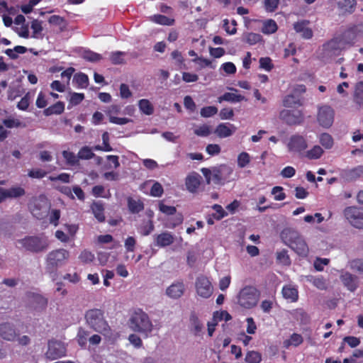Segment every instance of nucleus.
Segmentation results:
<instances>
[{"mask_svg":"<svg viewBox=\"0 0 363 363\" xmlns=\"http://www.w3.org/2000/svg\"><path fill=\"white\" fill-rule=\"evenodd\" d=\"M284 243L288 245L298 256L306 257L309 249L303 236L296 230L291 228H284L280 233Z\"/></svg>","mask_w":363,"mask_h":363,"instance_id":"obj_1","label":"nucleus"},{"mask_svg":"<svg viewBox=\"0 0 363 363\" xmlns=\"http://www.w3.org/2000/svg\"><path fill=\"white\" fill-rule=\"evenodd\" d=\"M84 318L86 324L93 330L105 337H111L113 333L104 316V311L99 308H92L86 311Z\"/></svg>","mask_w":363,"mask_h":363,"instance_id":"obj_2","label":"nucleus"},{"mask_svg":"<svg viewBox=\"0 0 363 363\" xmlns=\"http://www.w3.org/2000/svg\"><path fill=\"white\" fill-rule=\"evenodd\" d=\"M17 242L26 251L35 254L46 251L49 247V240L44 234L26 235L22 239L18 240Z\"/></svg>","mask_w":363,"mask_h":363,"instance_id":"obj_3","label":"nucleus"},{"mask_svg":"<svg viewBox=\"0 0 363 363\" xmlns=\"http://www.w3.org/2000/svg\"><path fill=\"white\" fill-rule=\"evenodd\" d=\"M130 326L133 330L147 337L152 331L153 325L148 315L141 309L136 310L130 318Z\"/></svg>","mask_w":363,"mask_h":363,"instance_id":"obj_4","label":"nucleus"},{"mask_svg":"<svg viewBox=\"0 0 363 363\" xmlns=\"http://www.w3.org/2000/svg\"><path fill=\"white\" fill-rule=\"evenodd\" d=\"M260 298V291L253 286H245L237 295V303L245 309L255 307Z\"/></svg>","mask_w":363,"mask_h":363,"instance_id":"obj_5","label":"nucleus"},{"mask_svg":"<svg viewBox=\"0 0 363 363\" xmlns=\"http://www.w3.org/2000/svg\"><path fill=\"white\" fill-rule=\"evenodd\" d=\"M201 172L205 177L208 184L211 181L216 184H223L233 173V169L226 164H220L213 167L212 171L208 168H202Z\"/></svg>","mask_w":363,"mask_h":363,"instance_id":"obj_6","label":"nucleus"},{"mask_svg":"<svg viewBox=\"0 0 363 363\" xmlns=\"http://www.w3.org/2000/svg\"><path fill=\"white\" fill-rule=\"evenodd\" d=\"M69 257V252L65 249H58L50 252L46 259V271L54 273L58 267L65 264Z\"/></svg>","mask_w":363,"mask_h":363,"instance_id":"obj_7","label":"nucleus"},{"mask_svg":"<svg viewBox=\"0 0 363 363\" xmlns=\"http://www.w3.org/2000/svg\"><path fill=\"white\" fill-rule=\"evenodd\" d=\"M279 116L280 120L289 125H301L304 121L303 112L298 108L283 109Z\"/></svg>","mask_w":363,"mask_h":363,"instance_id":"obj_8","label":"nucleus"},{"mask_svg":"<svg viewBox=\"0 0 363 363\" xmlns=\"http://www.w3.org/2000/svg\"><path fill=\"white\" fill-rule=\"evenodd\" d=\"M343 214L346 220L353 227L363 229V208L357 206H348L345 208Z\"/></svg>","mask_w":363,"mask_h":363,"instance_id":"obj_9","label":"nucleus"},{"mask_svg":"<svg viewBox=\"0 0 363 363\" xmlns=\"http://www.w3.org/2000/svg\"><path fill=\"white\" fill-rule=\"evenodd\" d=\"M286 147L289 152L302 154L307 149L308 143L304 136L296 133L290 136Z\"/></svg>","mask_w":363,"mask_h":363,"instance_id":"obj_10","label":"nucleus"},{"mask_svg":"<svg viewBox=\"0 0 363 363\" xmlns=\"http://www.w3.org/2000/svg\"><path fill=\"white\" fill-rule=\"evenodd\" d=\"M48 350L45 352V357L50 359L54 360L66 355L67 350L64 343L61 341L51 340L48 343Z\"/></svg>","mask_w":363,"mask_h":363,"instance_id":"obj_11","label":"nucleus"},{"mask_svg":"<svg viewBox=\"0 0 363 363\" xmlns=\"http://www.w3.org/2000/svg\"><path fill=\"white\" fill-rule=\"evenodd\" d=\"M195 288L197 294L203 298H209L213 294V286L208 277L199 275L195 282Z\"/></svg>","mask_w":363,"mask_h":363,"instance_id":"obj_12","label":"nucleus"},{"mask_svg":"<svg viewBox=\"0 0 363 363\" xmlns=\"http://www.w3.org/2000/svg\"><path fill=\"white\" fill-rule=\"evenodd\" d=\"M334 116V110L330 106L325 105L319 108L317 120L320 125L328 128L333 123Z\"/></svg>","mask_w":363,"mask_h":363,"instance_id":"obj_13","label":"nucleus"},{"mask_svg":"<svg viewBox=\"0 0 363 363\" xmlns=\"http://www.w3.org/2000/svg\"><path fill=\"white\" fill-rule=\"evenodd\" d=\"M185 291V286L183 281H176L172 283L166 289V294L169 298L178 299L181 298Z\"/></svg>","mask_w":363,"mask_h":363,"instance_id":"obj_14","label":"nucleus"},{"mask_svg":"<svg viewBox=\"0 0 363 363\" xmlns=\"http://www.w3.org/2000/svg\"><path fill=\"white\" fill-rule=\"evenodd\" d=\"M0 336L4 340L13 341L16 340L18 334L13 324L10 323H3L0 324Z\"/></svg>","mask_w":363,"mask_h":363,"instance_id":"obj_15","label":"nucleus"},{"mask_svg":"<svg viewBox=\"0 0 363 363\" xmlns=\"http://www.w3.org/2000/svg\"><path fill=\"white\" fill-rule=\"evenodd\" d=\"M174 241V235L169 232H163L154 236L155 245L159 247L169 246Z\"/></svg>","mask_w":363,"mask_h":363,"instance_id":"obj_16","label":"nucleus"},{"mask_svg":"<svg viewBox=\"0 0 363 363\" xmlns=\"http://www.w3.org/2000/svg\"><path fill=\"white\" fill-rule=\"evenodd\" d=\"M201 177L196 172L189 174L185 179L186 189L191 193L197 191L201 184Z\"/></svg>","mask_w":363,"mask_h":363,"instance_id":"obj_17","label":"nucleus"},{"mask_svg":"<svg viewBox=\"0 0 363 363\" xmlns=\"http://www.w3.org/2000/svg\"><path fill=\"white\" fill-rule=\"evenodd\" d=\"M343 285L351 292H354L358 287V278L350 272H345L340 276Z\"/></svg>","mask_w":363,"mask_h":363,"instance_id":"obj_18","label":"nucleus"},{"mask_svg":"<svg viewBox=\"0 0 363 363\" xmlns=\"http://www.w3.org/2000/svg\"><path fill=\"white\" fill-rule=\"evenodd\" d=\"M235 127L230 123H220L217 125L215 133L220 138H228L235 131Z\"/></svg>","mask_w":363,"mask_h":363,"instance_id":"obj_19","label":"nucleus"},{"mask_svg":"<svg viewBox=\"0 0 363 363\" xmlns=\"http://www.w3.org/2000/svg\"><path fill=\"white\" fill-rule=\"evenodd\" d=\"M189 323L191 330L194 333V335H200L203 329V325L194 311H192L190 314Z\"/></svg>","mask_w":363,"mask_h":363,"instance_id":"obj_20","label":"nucleus"},{"mask_svg":"<svg viewBox=\"0 0 363 363\" xmlns=\"http://www.w3.org/2000/svg\"><path fill=\"white\" fill-rule=\"evenodd\" d=\"M283 297L290 302H296L298 299V291L295 286L285 285L281 290Z\"/></svg>","mask_w":363,"mask_h":363,"instance_id":"obj_21","label":"nucleus"},{"mask_svg":"<svg viewBox=\"0 0 363 363\" xmlns=\"http://www.w3.org/2000/svg\"><path fill=\"white\" fill-rule=\"evenodd\" d=\"M283 106L286 108H298L303 106V101L298 96L289 94L284 98Z\"/></svg>","mask_w":363,"mask_h":363,"instance_id":"obj_22","label":"nucleus"},{"mask_svg":"<svg viewBox=\"0 0 363 363\" xmlns=\"http://www.w3.org/2000/svg\"><path fill=\"white\" fill-rule=\"evenodd\" d=\"M128 208L131 213H138L144 210V203L140 199L135 200L132 197L127 199Z\"/></svg>","mask_w":363,"mask_h":363,"instance_id":"obj_23","label":"nucleus"},{"mask_svg":"<svg viewBox=\"0 0 363 363\" xmlns=\"http://www.w3.org/2000/svg\"><path fill=\"white\" fill-rule=\"evenodd\" d=\"M91 209L94 217L99 223L105 221L106 217L104 216V207L102 203L94 202L91 206Z\"/></svg>","mask_w":363,"mask_h":363,"instance_id":"obj_24","label":"nucleus"},{"mask_svg":"<svg viewBox=\"0 0 363 363\" xmlns=\"http://www.w3.org/2000/svg\"><path fill=\"white\" fill-rule=\"evenodd\" d=\"M65 111V104L62 101H57L53 105L45 108L43 113L45 116L59 115Z\"/></svg>","mask_w":363,"mask_h":363,"instance_id":"obj_25","label":"nucleus"},{"mask_svg":"<svg viewBox=\"0 0 363 363\" xmlns=\"http://www.w3.org/2000/svg\"><path fill=\"white\" fill-rule=\"evenodd\" d=\"M356 0H343L338 2V7L345 13H352L356 8Z\"/></svg>","mask_w":363,"mask_h":363,"instance_id":"obj_26","label":"nucleus"},{"mask_svg":"<svg viewBox=\"0 0 363 363\" xmlns=\"http://www.w3.org/2000/svg\"><path fill=\"white\" fill-rule=\"evenodd\" d=\"M245 99V96L241 94H235L234 93L225 92L224 94L218 98V101L220 103L223 101L229 102H240Z\"/></svg>","mask_w":363,"mask_h":363,"instance_id":"obj_27","label":"nucleus"},{"mask_svg":"<svg viewBox=\"0 0 363 363\" xmlns=\"http://www.w3.org/2000/svg\"><path fill=\"white\" fill-rule=\"evenodd\" d=\"M324 151L319 145H314L311 150L305 151V157L309 160H318L321 157Z\"/></svg>","mask_w":363,"mask_h":363,"instance_id":"obj_28","label":"nucleus"},{"mask_svg":"<svg viewBox=\"0 0 363 363\" xmlns=\"http://www.w3.org/2000/svg\"><path fill=\"white\" fill-rule=\"evenodd\" d=\"M303 342V338L301 335L298 333H293L290 338L284 341V347H289L291 345L298 347Z\"/></svg>","mask_w":363,"mask_h":363,"instance_id":"obj_29","label":"nucleus"},{"mask_svg":"<svg viewBox=\"0 0 363 363\" xmlns=\"http://www.w3.org/2000/svg\"><path fill=\"white\" fill-rule=\"evenodd\" d=\"M7 192L8 198L9 199H16L21 197L26 194L25 189L18 186H12L9 189H6Z\"/></svg>","mask_w":363,"mask_h":363,"instance_id":"obj_30","label":"nucleus"},{"mask_svg":"<svg viewBox=\"0 0 363 363\" xmlns=\"http://www.w3.org/2000/svg\"><path fill=\"white\" fill-rule=\"evenodd\" d=\"M151 20L155 23L163 26H172L174 23L173 18H170L164 15L156 14L151 17Z\"/></svg>","mask_w":363,"mask_h":363,"instance_id":"obj_31","label":"nucleus"},{"mask_svg":"<svg viewBox=\"0 0 363 363\" xmlns=\"http://www.w3.org/2000/svg\"><path fill=\"white\" fill-rule=\"evenodd\" d=\"M278 29L277 24L274 20L269 19L264 22L262 32L264 34L274 33Z\"/></svg>","mask_w":363,"mask_h":363,"instance_id":"obj_32","label":"nucleus"},{"mask_svg":"<svg viewBox=\"0 0 363 363\" xmlns=\"http://www.w3.org/2000/svg\"><path fill=\"white\" fill-rule=\"evenodd\" d=\"M354 101L359 105H363V81L357 82L355 85Z\"/></svg>","mask_w":363,"mask_h":363,"instance_id":"obj_33","label":"nucleus"},{"mask_svg":"<svg viewBox=\"0 0 363 363\" xmlns=\"http://www.w3.org/2000/svg\"><path fill=\"white\" fill-rule=\"evenodd\" d=\"M138 106L141 112L145 115L150 116L154 112L153 106L147 99H140L138 101Z\"/></svg>","mask_w":363,"mask_h":363,"instance_id":"obj_34","label":"nucleus"},{"mask_svg":"<svg viewBox=\"0 0 363 363\" xmlns=\"http://www.w3.org/2000/svg\"><path fill=\"white\" fill-rule=\"evenodd\" d=\"M89 332L80 328L77 335V340L79 346L85 347L89 340Z\"/></svg>","mask_w":363,"mask_h":363,"instance_id":"obj_35","label":"nucleus"},{"mask_svg":"<svg viewBox=\"0 0 363 363\" xmlns=\"http://www.w3.org/2000/svg\"><path fill=\"white\" fill-rule=\"evenodd\" d=\"M94 156L95 154L89 146H83L77 153V157L80 160H90Z\"/></svg>","mask_w":363,"mask_h":363,"instance_id":"obj_36","label":"nucleus"},{"mask_svg":"<svg viewBox=\"0 0 363 363\" xmlns=\"http://www.w3.org/2000/svg\"><path fill=\"white\" fill-rule=\"evenodd\" d=\"M294 317L301 324L306 325L310 323V316L302 308H298L294 312Z\"/></svg>","mask_w":363,"mask_h":363,"instance_id":"obj_37","label":"nucleus"},{"mask_svg":"<svg viewBox=\"0 0 363 363\" xmlns=\"http://www.w3.org/2000/svg\"><path fill=\"white\" fill-rule=\"evenodd\" d=\"M74 81L77 84L79 87L86 88L89 84L88 76L82 72L76 74L74 76Z\"/></svg>","mask_w":363,"mask_h":363,"instance_id":"obj_38","label":"nucleus"},{"mask_svg":"<svg viewBox=\"0 0 363 363\" xmlns=\"http://www.w3.org/2000/svg\"><path fill=\"white\" fill-rule=\"evenodd\" d=\"M29 208L33 216L36 218L41 219L44 217L45 215L41 211L40 203L37 200L29 206Z\"/></svg>","mask_w":363,"mask_h":363,"instance_id":"obj_39","label":"nucleus"},{"mask_svg":"<svg viewBox=\"0 0 363 363\" xmlns=\"http://www.w3.org/2000/svg\"><path fill=\"white\" fill-rule=\"evenodd\" d=\"M175 216L167 220V227L169 228H174L175 227L181 225L183 223L184 217L181 213L174 214Z\"/></svg>","mask_w":363,"mask_h":363,"instance_id":"obj_40","label":"nucleus"},{"mask_svg":"<svg viewBox=\"0 0 363 363\" xmlns=\"http://www.w3.org/2000/svg\"><path fill=\"white\" fill-rule=\"evenodd\" d=\"M320 143L325 148L330 149L333 146L334 142L333 137L326 133H322L319 138Z\"/></svg>","mask_w":363,"mask_h":363,"instance_id":"obj_41","label":"nucleus"},{"mask_svg":"<svg viewBox=\"0 0 363 363\" xmlns=\"http://www.w3.org/2000/svg\"><path fill=\"white\" fill-rule=\"evenodd\" d=\"M62 154L68 164L71 166L78 164L79 158L74 152L68 150H64Z\"/></svg>","mask_w":363,"mask_h":363,"instance_id":"obj_42","label":"nucleus"},{"mask_svg":"<svg viewBox=\"0 0 363 363\" xmlns=\"http://www.w3.org/2000/svg\"><path fill=\"white\" fill-rule=\"evenodd\" d=\"M245 360L247 363H260L262 355L257 351H249L247 352Z\"/></svg>","mask_w":363,"mask_h":363,"instance_id":"obj_43","label":"nucleus"},{"mask_svg":"<svg viewBox=\"0 0 363 363\" xmlns=\"http://www.w3.org/2000/svg\"><path fill=\"white\" fill-rule=\"evenodd\" d=\"M250 162V156L246 152L240 153L238 156V166L240 168H244Z\"/></svg>","mask_w":363,"mask_h":363,"instance_id":"obj_44","label":"nucleus"},{"mask_svg":"<svg viewBox=\"0 0 363 363\" xmlns=\"http://www.w3.org/2000/svg\"><path fill=\"white\" fill-rule=\"evenodd\" d=\"M171 57L173 60H175V65L177 66L179 69H182L183 67H185L184 59L181 52H179V50H174L171 53Z\"/></svg>","mask_w":363,"mask_h":363,"instance_id":"obj_45","label":"nucleus"},{"mask_svg":"<svg viewBox=\"0 0 363 363\" xmlns=\"http://www.w3.org/2000/svg\"><path fill=\"white\" fill-rule=\"evenodd\" d=\"M212 208L216 211L215 213L212 214V216L217 220H220L228 216L227 212L219 204H214Z\"/></svg>","mask_w":363,"mask_h":363,"instance_id":"obj_46","label":"nucleus"},{"mask_svg":"<svg viewBox=\"0 0 363 363\" xmlns=\"http://www.w3.org/2000/svg\"><path fill=\"white\" fill-rule=\"evenodd\" d=\"M159 210L162 213L167 216H173L177 213L176 207L173 206L165 205L162 201H160L159 203Z\"/></svg>","mask_w":363,"mask_h":363,"instance_id":"obj_47","label":"nucleus"},{"mask_svg":"<svg viewBox=\"0 0 363 363\" xmlns=\"http://www.w3.org/2000/svg\"><path fill=\"white\" fill-rule=\"evenodd\" d=\"M155 229V225L152 220H147L140 227V233L143 236L149 235Z\"/></svg>","mask_w":363,"mask_h":363,"instance_id":"obj_48","label":"nucleus"},{"mask_svg":"<svg viewBox=\"0 0 363 363\" xmlns=\"http://www.w3.org/2000/svg\"><path fill=\"white\" fill-rule=\"evenodd\" d=\"M277 259L279 262L284 265L289 266L291 264L290 257L287 253V251L285 250L277 252Z\"/></svg>","mask_w":363,"mask_h":363,"instance_id":"obj_49","label":"nucleus"},{"mask_svg":"<svg viewBox=\"0 0 363 363\" xmlns=\"http://www.w3.org/2000/svg\"><path fill=\"white\" fill-rule=\"evenodd\" d=\"M259 62V67L267 72H270L274 68V65L270 57H261Z\"/></svg>","mask_w":363,"mask_h":363,"instance_id":"obj_50","label":"nucleus"},{"mask_svg":"<svg viewBox=\"0 0 363 363\" xmlns=\"http://www.w3.org/2000/svg\"><path fill=\"white\" fill-rule=\"evenodd\" d=\"M30 101V93H26L21 101L17 104V108L21 111H26L29 106Z\"/></svg>","mask_w":363,"mask_h":363,"instance_id":"obj_51","label":"nucleus"},{"mask_svg":"<svg viewBox=\"0 0 363 363\" xmlns=\"http://www.w3.org/2000/svg\"><path fill=\"white\" fill-rule=\"evenodd\" d=\"M262 35L258 33H249L245 36V41L250 45H255L256 43L262 41Z\"/></svg>","mask_w":363,"mask_h":363,"instance_id":"obj_52","label":"nucleus"},{"mask_svg":"<svg viewBox=\"0 0 363 363\" xmlns=\"http://www.w3.org/2000/svg\"><path fill=\"white\" fill-rule=\"evenodd\" d=\"M47 175V172L40 169H32L28 171V176L33 179H43Z\"/></svg>","mask_w":363,"mask_h":363,"instance_id":"obj_53","label":"nucleus"},{"mask_svg":"<svg viewBox=\"0 0 363 363\" xmlns=\"http://www.w3.org/2000/svg\"><path fill=\"white\" fill-rule=\"evenodd\" d=\"M218 112V108L213 106L203 107L201 109V115L202 117L208 118L214 116Z\"/></svg>","mask_w":363,"mask_h":363,"instance_id":"obj_54","label":"nucleus"},{"mask_svg":"<svg viewBox=\"0 0 363 363\" xmlns=\"http://www.w3.org/2000/svg\"><path fill=\"white\" fill-rule=\"evenodd\" d=\"M232 319L230 314L226 311H216L213 313V320L221 321L225 320L228 321Z\"/></svg>","mask_w":363,"mask_h":363,"instance_id":"obj_55","label":"nucleus"},{"mask_svg":"<svg viewBox=\"0 0 363 363\" xmlns=\"http://www.w3.org/2000/svg\"><path fill=\"white\" fill-rule=\"evenodd\" d=\"M163 192L162 186L157 182H155L150 189V195L154 197H160Z\"/></svg>","mask_w":363,"mask_h":363,"instance_id":"obj_56","label":"nucleus"},{"mask_svg":"<svg viewBox=\"0 0 363 363\" xmlns=\"http://www.w3.org/2000/svg\"><path fill=\"white\" fill-rule=\"evenodd\" d=\"M125 55L124 52L116 51L111 54L110 60L113 65H121L124 62L123 56Z\"/></svg>","mask_w":363,"mask_h":363,"instance_id":"obj_57","label":"nucleus"},{"mask_svg":"<svg viewBox=\"0 0 363 363\" xmlns=\"http://www.w3.org/2000/svg\"><path fill=\"white\" fill-rule=\"evenodd\" d=\"M84 58L86 61L95 62L101 60L102 57L100 54H98L91 50H88L84 53Z\"/></svg>","mask_w":363,"mask_h":363,"instance_id":"obj_58","label":"nucleus"},{"mask_svg":"<svg viewBox=\"0 0 363 363\" xmlns=\"http://www.w3.org/2000/svg\"><path fill=\"white\" fill-rule=\"evenodd\" d=\"M279 0H264V6L267 12H274L278 8Z\"/></svg>","mask_w":363,"mask_h":363,"instance_id":"obj_59","label":"nucleus"},{"mask_svg":"<svg viewBox=\"0 0 363 363\" xmlns=\"http://www.w3.org/2000/svg\"><path fill=\"white\" fill-rule=\"evenodd\" d=\"M79 259L83 263H90L94 259V255L90 251L84 250L79 255Z\"/></svg>","mask_w":363,"mask_h":363,"instance_id":"obj_60","label":"nucleus"},{"mask_svg":"<svg viewBox=\"0 0 363 363\" xmlns=\"http://www.w3.org/2000/svg\"><path fill=\"white\" fill-rule=\"evenodd\" d=\"M283 187L279 186L272 188V194L274 195L276 201H282L286 198V194L283 192Z\"/></svg>","mask_w":363,"mask_h":363,"instance_id":"obj_61","label":"nucleus"},{"mask_svg":"<svg viewBox=\"0 0 363 363\" xmlns=\"http://www.w3.org/2000/svg\"><path fill=\"white\" fill-rule=\"evenodd\" d=\"M194 133L198 136L206 137L210 135L211 130L208 125L203 124L194 130Z\"/></svg>","mask_w":363,"mask_h":363,"instance_id":"obj_62","label":"nucleus"},{"mask_svg":"<svg viewBox=\"0 0 363 363\" xmlns=\"http://www.w3.org/2000/svg\"><path fill=\"white\" fill-rule=\"evenodd\" d=\"M3 124L8 128H18L22 126V123L18 119L6 118L3 120Z\"/></svg>","mask_w":363,"mask_h":363,"instance_id":"obj_63","label":"nucleus"},{"mask_svg":"<svg viewBox=\"0 0 363 363\" xmlns=\"http://www.w3.org/2000/svg\"><path fill=\"white\" fill-rule=\"evenodd\" d=\"M219 116L222 120L231 119L234 116V111L230 108H223L220 111Z\"/></svg>","mask_w":363,"mask_h":363,"instance_id":"obj_64","label":"nucleus"}]
</instances>
